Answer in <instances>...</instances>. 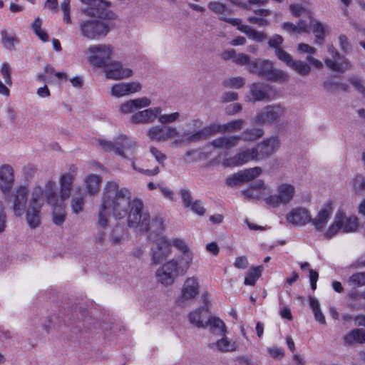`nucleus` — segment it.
<instances>
[{"label": "nucleus", "instance_id": "obj_1", "mask_svg": "<svg viewBox=\"0 0 365 365\" xmlns=\"http://www.w3.org/2000/svg\"><path fill=\"white\" fill-rule=\"evenodd\" d=\"M143 202L139 199L131 200V193L125 187L120 188L117 182H108L102 194L101 203L98 210V225L101 227L108 225L113 214L115 219L128 217V225L145 232L152 240L153 235H158L164 229L163 220L155 217L150 220L149 213L143 212Z\"/></svg>", "mask_w": 365, "mask_h": 365}, {"label": "nucleus", "instance_id": "obj_2", "mask_svg": "<svg viewBox=\"0 0 365 365\" xmlns=\"http://www.w3.org/2000/svg\"><path fill=\"white\" fill-rule=\"evenodd\" d=\"M98 142L101 148L105 151H113L123 158L130 160L132 168L139 173L150 176L157 175L160 171L158 167L153 170H143L136 166L133 159L136 153L138 145L135 141L128 139L125 135H120L115 142L101 139L98 140Z\"/></svg>", "mask_w": 365, "mask_h": 365}, {"label": "nucleus", "instance_id": "obj_3", "mask_svg": "<svg viewBox=\"0 0 365 365\" xmlns=\"http://www.w3.org/2000/svg\"><path fill=\"white\" fill-rule=\"evenodd\" d=\"M186 259L187 262L185 264L175 259H172L164 263L155 272L157 282L165 287L173 284L179 276L185 275L189 269L190 267L187 262L189 258L187 257Z\"/></svg>", "mask_w": 365, "mask_h": 365}, {"label": "nucleus", "instance_id": "obj_4", "mask_svg": "<svg viewBox=\"0 0 365 365\" xmlns=\"http://www.w3.org/2000/svg\"><path fill=\"white\" fill-rule=\"evenodd\" d=\"M5 202L11 205L14 215L22 217L28 208L29 188L26 185L17 186L12 194L4 195Z\"/></svg>", "mask_w": 365, "mask_h": 365}, {"label": "nucleus", "instance_id": "obj_5", "mask_svg": "<svg viewBox=\"0 0 365 365\" xmlns=\"http://www.w3.org/2000/svg\"><path fill=\"white\" fill-rule=\"evenodd\" d=\"M79 26L81 36L91 40L105 37L110 31L107 23L93 18L81 21Z\"/></svg>", "mask_w": 365, "mask_h": 365}, {"label": "nucleus", "instance_id": "obj_6", "mask_svg": "<svg viewBox=\"0 0 365 365\" xmlns=\"http://www.w3.org/2000/svg\"><path fill=\"white\" fill-rule=\"evenodd\" d=\"M287 111L286 107L279 103L267 106L256 114L253 123L258 125L277 123L285 116Z\"/></svg>", "mask_w": 365, "mask_h": 365}, {"label": "nucleus", "instance_id": "obj_7", "mask_svg": "<svg viewBox=\"0 0 365 365\" xmlns=\"http://www.w3.org/2000/svg\"><path fill=\"white\" fill-rule=\"evenodd\" d=\"M88 6L82 12L87 16L100 19L112 20L115 19V14L109 9L110 4L104 0H80Z\"/></svg>", "mask_w": 365, "mask_h": 365}, {"label": "nucleus", "instance_id": "obj_8", "mask_svg": "<svg viewBox=\"0 0 365 365\" xmlns=\"http://www.w3.org/2000/svg\"><path fill=\"white\" fill-rule=\"evenodd\" d=\"M40 190V202L43 205L46 201L51 207H56L61 205H63L66 200H61V192H58L56 183L53 180H47L45 182L44 187L42 188L39 185H36L31 193H34L36 190Z\"/></svg>", "mask_w": 365, "mask_h": 365}, {"label": "nucleus", "instance_id": "obj_9", "mask_svg": "<svg viewBox=\"0 0 365 365\" xmlns=\"http://www.w3.org/2000/svg\"><path fill=\"white\" fill-rule=\"evenodd\" d=\"M295 192L294 185L289 183H282L277 186L275 194L270 195L265 198V202L273 207L287 205L294 198Z\"/></svg>", "mask_w": 365, "mask_h": 365}, {"label": "nucleus", "instance_id": "obj_10", "mask_svg": "<svg viewBox=\"0 0 365 365\" xmlns=\"http://www.w3.org/2000/svg\"><path fill=\"white\" fill-rule=\"evenodd\" d=\"M113 48L108 44H97L88 48V61L95 67L104 68L110 60Z\"/></svg>", "mask_w": 365, "mask_h": 365}, {"label": "nucleus", "instance_id": "obj_11", "mask_svg": "<svg viewBox=\"0 0 365 365\" xmlns=\"http://www.w3.org/2000/svg\"><path fill=\"white\" fill-rule=\"evenodd\" d=\"M40 190L38 189L34 193H31L28 208L24 213L26 214V222L31 229L39 227L41 222V209L43 205L40 202Z\"/></svg>", "mask_w": 365, "mask_h": 365}, {"label": "nucleus", "instance_id": "obj_12", "mask_svg": "<svg viewBox=\"0 0 365 365\" xmlns=\"http://www.w3.org/2000/svg\"><path fill=\"white\" fill-rule=\"evenodd\" d=\"M327 47L331 58H327L324 62L329 69L340 73L351 69L352 64L346 56L341 55L333 45H328Z\"/></svg>", "mask_w": 365, "mask_h": 365}, {"label": "nucleus", "instance_id": "obj_13", "mask_svg": "<svg viewBox=\"0 0 365 365\" xmlns=\"http://www.w3.org/2000/svg\"><path fill=\"white\" fill-rule=\"evenodd\" d=\"M106 77L110 80H122L128 78L133 75V71L130 68L124 66L120 61H109L103 68Z\"/></svg>", "mask_w": 365, "mask_h": 365}, {"label": "nucleus", "instance_id": "obj_14", "mask_svg": "<svg viewBox=\"0 0 365 365\" xmlns=\"http://www.w3.org/2000/svg\"><path fill=\"white\" fill-rule=\"evenodd\" d=\"M252 160H259L255 147L240 150L233 157L225 159L222 165L225 167L241 166Z\"/></svg>", "mask_w": 365, "mask_h": 365}, {"label": "nucleus", "instance_id": "obj_15", "mask_svg": "<svg viewBox=\"0 0 365 365\" xmlns=\"http://www.w3.org/2000/svg\"><path fill=\"white\" fill-rule=\"evenodd\" d=\"M16 182L14 168L8 163L0 165V192L2 195H9Z\"/></svg>", "mask_w": 365, "mask_h": 365}, {"label": "nucleus", "instance_id": "obj_16", "mask_svg": "<svg viewBox=\"0 0 365 365\" xmlns=\"http://www.w3.org/2000/svg\"><path fill=\"white\" fill-rule=\"evenodd\" d=\"M170 252V244L165 237L157 239L153 242L150 251L153 263L159 264L169 256Z\"/></svg>", "mask_w": 365, "mask_h": 365}, {"label": "nucleus", "instance_id": "obj_17", "mask_svg": "<svg viewBox=\"0 0 365 365\" xmlns=\"http://www.w3.org/2000/svg\"><path fill=\"white\" fill-rule=\"evenodd\" d=\"M180 132L172 126H153L148 131V137L153 141L165 142L179 136Z\"/></svg>", "mask_w": 365, "mask_h": 365}, {"label": "nucleus", "instance_id": "obj_18", "mask_svg": "<svg viewBox=\"0 0 365 365\" xmlns=\"http://www.w3.org/2000/svg\"><path fill=\"white\" fill-rule=\"evenodd\" d=\"M242 192L244 197L248 200L264 199L265 201V198L270 195L271 189L269 186L265 185L264 181L259 180Z\"/></svg>", "mask_w": 365, "mask_h": 365}, {"label": "nucleus", "instance_id": "obj_19", "mask_svg": "<svg viewBox=\"0 0 365 365\" xmlns=\"http://www.w3.org/2000/svg\"><path fill=\"white\" fill-rule=\"evenodd\" d=\"M279 146L280 140L277 136L264 140L255 147L259 160L270 157L279 149Z\"/></svg>", "mask_w": 365, "mask_h": 365}, {"label": "nucleus", "instance_id": "obj_20", "mask_svg": "<svg viewBox=\"0 0 365 365\" xmlns=\"http://www.w3.org/2000/svg\"><path fill=\"white\" fill-rule=\"evenodd\" d=\"M142 85L138 81L115 83L110 88V94L115 98H121L140 91Z\"/></svg>", "mask_w": 365, "mask_h": 365}, {"label": "nucleus", "instance_id": "obj_21", "mask_svg": "<svg viewBox=\"0 0 365 365\" xmlns=\"http://www.w3.org/2000/svg\"><path fill=\"white\" fill-rule=\"evenodd\" d=\"M286 220L289 224L294 227H301L310 222L312 217L307 209L295 207L286 215Z\"/></svg>", "mask_w": 365, "mask_h": 365}, {"label": "nucleus", "instance_id": "obj_22", "mask_svg": "<svg viewBox=\"0 0 365 365\" xmlns=\"http://www.w3.org/2000/svg\"><path fill=\"white\" fill-rule=\"evenodd\" d=\"M76 170L77 167L72 165L70 168V172L61 173L59 178L61 200H66L70 197Z\"/></svg>", "mask_w": 365, "mask_h": 365}, {"label": "nucleus", "instance_id": "obj_23", "mask_svg": "<svg viewBox=\"0 0 365 365\" xmlns=\"http://www.w3.org/2000/svg\"><path fill=\"white\" fill-rule=\"evenodd\" d=\"M161 113L162 109L160 107L148 108L133 114L130 121L134 124H148L155 121Z\"/></svg>", "mask_w": 365, "mask_h": 365}, {"label": "nucleus", "instance_id": "obj_24", "mask_svg": "<svg viewBox=\"0 0 365 365\" xmlns=\"http://www.w3.org/2000/svg\"><path fill=\"white\" fill-rule=\"evenodd\" d=\"M199 294V280L196 277L186 279L181 289L180 302L190 301Z\"/></svg>", "mask_w": 365, "mask_h": 365}, {"label": "nucleus", "instance_id": "obj_25", "mask_svg": "<svg viewBox=\"0 0 365 365\" xmlns=\"http://www.w3.org/2000/svg\"><path fill=\"white\" fill-rule=\"evenodd\" d=\"M150 104L151 101L147 97L128 100L120 104L119 112L123 115L130 114L136 110L148 107Z\"/></svg>", "mask_w": 365, "mask_h": 365}, {"label": "nucleus", "instance_id": "obj_26", "mask_svg": "<svg viewBox=\"0 0 365 365\" xmlns=\"http://www.w3.org/2000/svg\"><path fill=\"white\" fill-rule=\"evenodd\" d=\"M273 63L269 60L255 59L249 63V71L260 78H267L270 75Z\"/></svg>", "mask_w": 365, "mask_h": 365}, {"label": "nucleus", "instance_id": "obj_27", "mask_svg": "<svg viewBox=\"0 0 365 365\" xmlns=\"http://www.w3.org/2000/svg\"><path fill=\"white\" fill-rule=\"evenodd\" d=\"M332 209L329 204L324 205L318 212L314 218H312L311 224L318 232L324 230L331 218Z\"/></svg>", "mask_w": 365, "mask_h": 365}, {"label": "nucleus", "instance_id": "obj_28", "mask_svg": "<svg viewBox=\"0 0 365 365\" xmlns=\"http://www.w3.org/2000/svg\"><path fill=\"white\" fill-rule=\"evenodd\" d=\"M336 217L343 232H352L356 230L359 223L356 216H346L344 213L339 212Z\"/></svg>", "mask_w": 365, "mask_h": 365}, {"label": "nucleus", "instance_id": "obj_29", "mask_svg": "<svg viewBox=\"0 0 365 365\" xmlns=\"http://www.w3.org/2000/svg\"><path fill=\"white\" fill-rule=\"evenodd\" d=\"M209 309L200 307L188 314L190 322L198 328H206L205 322L209 318Z\"/></svg>", "mask_w": 365, "mask_h": 365}, {"label": "nucleus", "instance_id": "obj_30", "mask_svg": "<svg viewBox=\"0 0 365 365\" xmlns=\"http://www.w3.org/2000/svg\"><path fill=\"white\" fill-rule=\"evenodd\" d=\"M269 86L261 83H253L250 86V93L254 101H269Z\"/></svg>", "mask_w": 365, "mask_h": 365}, {"label": "nucleus", "instance_id": "obj_31", "mask_svg": "<svg viewBox=\"0 0 365 365\" xmlns=\"http://www.w3.org/2000/svg\"><path fill=\"white\" fill-rule=\"evenodd\" d=\"M173 245L182 252V255L177 259L179 262L185 264L187 262V259H187V257L189 258L187 262L188 266L190 267L193 259V254L190 250V248L188 247L185 240L182 239H174L173 240Z\"/></svg>", "mask_w": 365, "mask_h": 365}, {"label": "nucleus", "instance_id": "obj_32", "mask_svg": "<svg viewBox=\"0 0 365 365\" xmlns=\"http://www.w3.org/2000/svg\"><path fill=\"white\" fill-rule=\"evenodd\" d=\"M240 138L237 135L219 137L211 142V145L215 148L231 149L238 145Z\"/></svg>", "mask_w": 365, "mask_h": 365}, {"label": "nucleus", "instance_id": "obj_33", "mask_svg": "<svg viewBox=\"0 0 365 365\" xmlns=\"http://www.w3.org/2000/svg\"><path fill=\"white\" fill-rule=\"evenodd\" d=\"M101 178L96 174H89L84 178V184L86 190L89 195L92 196L96 195L98 190Z\"/></svg>", "mask_w": 365, "mask_h": 365}, {"label": "nucleus", "instance_id": "obj_34", "mask_svg": "<svg viewBox=\"0 0 365 365\" xmlns=\"http://www.w3.org/2000/svg\"><path fill=\"white\" fill-rule=\"evenodd\" d=\"M75 192L76 195L72 196L71 200V208L73 213L78 215L83 210L85 199L81 187H76L75 189Z\"/></svg>", "mask_w": 365, "mask_h": 365}, {"label": "nucleus", "instance_id": "obj_35", "mask_svg": "<svg viewBox=\"0 0 365 365\" xmlns=\"http://www.w3.org/2000/svg\"><path fill=\"white\" fill-rule=\"evenodd\" d=\"M309 24L310 26H312L311 28L312 29L313 33L315 34L316 43L322 44L324 42V37L326 36L327 26L326 24H322L312 18L309 19Z\"/></svg>", "mask_w": 365, "mask_h": 365}, {"label": "nucleus", "instance_id": "obj_36", "mask_svg": "<svg viewBox=\"0 0 365 365\" xmlns=\"http://www.w3.org/2000/svg\"><path fill=\"white\" fill-rule=\"evenodd\" d=\"M210 348H216L221 352L233 351L236 349V344L234 341L228 339L227 337L223 336L215 343L209 345Z\"/></svg>", "mask_w": 365, "mask_h": 365}, {"label": "nucleus", "instance_id": "obj_37", "mask_svg": "<svg viewBox=\"0 0 365 365\" xmlns=\"http://www.w3.org/2000/svg\"><path fill=\"white\" fill-rule=\"evenodd\" d=\"M206 327H210V330L219 335L225 336L226 332V326L225 323L219 318L210 317L205 322Z\"/></svg>", "mask_w": 365, "mask_h": 365}, {"label": "nucleus", "instance_id": "obj_38", "mask_svg": "<svg viewBox=\"0 0 365 365\" xmlns=\"http://www.w3.org/2000/svg\"><path fill=\"white\" fill-rule=\"evenodd\" d=\"M264 135V130L259 128H251L245 129L241 135H237L240 138V140H242L245 142H252Z\"/></svg>", "mask_w": 365, "mask_h": 365}, {"label": "nucleus", "instance_id": "obj_39", "mask_svg": "<svg viewBox=\"0 0 365 365\" xmlns=\"http://www.w3.org/2000/svg\"><path fill=\"white\" fill-rule=\"evenodd\" d=\"M311 17H309V21L301 19L297 24H294L290 22H286L283 24V29L289 32H293V33H302L307 31L308 29L312 26H310L309 24V19Z\"/></svg>", "mask_w": 365, "mask_h": 365}, {"label": "nucleus", "instance_id": "obj_40", "mask_svg": "<svg viewBox=\"0 0 365 365\" xmlns=\"http://www.w3.org/2000/svg\"><path fill=\"white\" fill-rule=\"evenodd\" d=\"M344 342L351 345L354 342L365 343V329H355L344 336Z\"/></svg>", "mask_w": 365, "mask_h": 365}, {"label": "nucleus", "instance_id": "obj_41", "mask_svg": "<svg viewBox=\"0 0 365 365\" xmlns=\"http://www.w3.org/2000/svg\"><path fill=\"white\" fill-rule=\"evenodd\" d=\"M1 42L3 46L8 50L15 49V45L19 43L18 38L11 32L4 29L1 31Z\"/></svg>", "mask_w": 365, "mask_h": 365}, {"label": "nucleus", "instance_id": "obj_42", "mask_svg": "<svg viewBox=\"0 0 365 365\" xmlns=\"http://www.w3.org/2000/svg\"><path fill=\"white\" fill-rule=\"evenodd\" d=\"M263 269L264 267L262 265L250 268L245 279V284L254 286L257 280L260 277Z\"/></svg>", "mask_w": 365, "mask_h": 365}, {"label": "nucleus", "instance_id": "obj_43", "mask_svg": "<svg viewBox=\"0 0 365 365\" xmlns=\"http://www.w3.org/2000/svg\"><path fill=\"white\" fill-rule=\"evenodd\" d=\"M351 185L355 194L361 195L365 193V177L363 175H356L351 181Z\"/></svg>", "mask_w": 365, "mask_h": 365}, {"label": "nucleus", "instance_id": "obj_44", "mask_svg": "<svg viewBox=\"0 0 365 365\" xmlns=\"http://www.w3.org/2000/svg\"><path fill=\"white\" fill-rule=\"evenodd\" d=\"M245 125L244 119H235L223 124L224 133L240 131Z\"/></svg>", "mask_w": 365, "mask_h": 365}, {"label": "nucleus", "instance_id": "obj_45", "mask_svg": "<svg viewBox=\"0 0 365 365\" xmlns=\"http://www.w3.org/2000/svg\"><path fill=\"white\" fill-rule=\"evenodd\" d=\"M309 301L310 307L314 312L315 319L321 324H326L325 317L321 311L319 301L312 297H309Z\"/></svg>", "mask_w": 365, "mask_h": 365}, {"label": "nucleus", "instance_id": "obj_46", "mask_svg": "<svg viewBox=\"0 0 365 365\" xmlns=\"http://www.w3.org/2000/svg\"><path fill=\"white\" fill-rule=\"evenodd\" d=\"M289 67L303 76H307L311 71V67L307 63L299 60H293Z\"/></svg>", "mask_w": 365, "mask_h": 365}, {"label": "nucleus", "instance_id": "obj_47", "mask_svg": "<svg viewBox=\"0 0 365 365\" xmlns=\"http://www.w3.org/2000/svg\"><path fill=\"white\" fill-rule=\"evenodd\" d=\"M347 283L354 289L365 286V272H356L353 274L348 279Z\"/></svg>", "mask_w": 365, "mask_h": 365}, {"label": "nucleus", "instance_id": "obj_48", "mask_svg": "<svg viewBox=\"0 0 365 365\" xmlns=\"http://www.w3.org/2000/svg\"><path fill=\"white\" fill-rule=\"evenodd\" d=\"M240 173L242 181L247 182L260 175L262 169L259 167H255L242 170Z\"/></svg>", "mask_w": 365, "mask_h": 365}, {"label": "nucleus", "instance_id": "obj_49", "mask_svg": "<svg viewBox=\"0 0 365 365\" xmlns=\"http://www.w3.org/2000/svg\"><path fill=\"white\" fill-rule=\"evenodd\" d=\"M63 205H61L56 207H51L53 210V222L56 225H61L66 219V213Z\"/></svg>", "mask_w": 365, "mask_h": 365}, {"label": "nucleus", "instance_id": "obj_50", "mask_svg": "<svg viewBox=\"0 0 365 365\" xmlns=\"http://www.w3.org/2000/svg\"><path fill=\"white\" fill-rule=\"evenodd\" d=\"M267 79L274 81L287 82L289 80V76L285 71L274 68L272 66L271 73Z\"/></svg>", "mask_w": 365, "mask_h": 365}, {"label": "nucleus", "instance_id": "obj_51", "mask_svg": "<svg viewBox=\"0 0 365 365\" xmlns=\"http://www.w3.org/2000/svg\"><path fill=\"white\" fill-rule=\"evenodd\" d=\"M245 83V80L241 76L232 77L225 79L222 82V85L229 88H240Z\"/></svg>", "mask_w": 365, "mask_h": 365}, {"label": "nucleus", "instance_id": "obj_52", "mask_svg": "<svg viewBox=\"0 0 365 365\" xmlns=\"http://www.w3.org/2000/svg\"><path fill=\"white\" fill-rule=\"evenodd\" d=\"M208 8L215 14L220 15L230 14L231 11L224 4L218 1H211L208 4Z\"/></svg>", "mask_w": 365, "mask_h": 365}, {"label": "nucleus", "instance_id": "obj_53", "mask_svg": "<svg viewBox=\"0 0 365 365\" xmlns=\"http://www.w3.org/2000/svg\"><path fill=\"white\" fill-rule=\"evenodd\" d=\"M245 29L244 34H245L250 39H252L257 42H262L267 38V35L260 31H257L252 28L250 27H244Z\"/></svg>", "mask_w": 365, "mask_h": 365}, {"label": "nucleus", "instance_id": "obj_54", "mask_svg": "<svg viewBox=\"0 0 365 365\" xmlns=\"http://www.w3.org/2000/svg\"><path fill=\"white\" fill-rule=\"evenodd\" d=\"M207 138L218 133H224L223 124L212 123L204 128Z\"/></svg>", "mask_w": 365, "mask_h": 365}, {"label": "nucleus", "instance_id": "obj_55", "mask_svg": "<svg viewBox=\"0 0 365 365\" xmlns=\"http://www.w3.org/2000/svg\"><path fill=\"white\" fill-rule=\"evenodd\" d=\"M180 116V115L178 112H174L170 114L160 113L158 116V118L160 123H161L163 125H166L177 121L179 119Z\"/></svg>", "mask_w": 365, "mask_h": 365}, {"label": "nucleus", "instance_id": "obj_56", "mask_svg": "<svg viewBox=\"0 0 365 365\" xmlns=\"http://www.w3.org/2000/svg\"><path fill=\"white\" fill-rule=\"evenodd\" d=\"M339 46L341 50L344 53H349L352 49V44L349 38L344 34H341L338 37Z\"/></svg>", "mask_w": 365, "mask_h": 365}, {"label": "nucleus", "instance_id": "obj_57", "mask_svg": "<svg viewBox=\"0 0 365 365\" xmlns=\"http://www.w3.org/2000/svg\"><path fill=\"white\" fill-rule=\"evenodd\" d=\"M178 195L182 200L184 207L185 208L190 207L192 203L190 190L187 188H182L179 190Z\"/></svg>", "mask_w": 365, "mask_h": 365}, {"label": "nucleus", "instance_id": "obj_58", "mask_svg": "<svg viewBox=\"0 0 365 365\" xmlns=\"http://www.w3.org/2000/svg\"><path fill=\"white\" fill-rule=\"evenodd\" d=\"M275 54L279 60L284 62L288 66H290L292 61V56L282 48H277Z\"/></svg>", "mask_w": 365, "mask_h": 365}, {"label": "nucleus", "instance_id": "obj_59", "mask_svg": "<svg viewBox=\"0 0 365 365\" xmlns=\"http://www.w3.org/2000/svg\"><path fill=\"white\" fill-rule=\"evenodd\" d=\"M70 2L71 0H63L61 4V8L63 12V21L68 24L72 23L70 16Z\"/></svg>", "mask_w": 365, "mask_h": 365}, {"label": "nucleus", "instance_id": "obj_60", "mask_svg": "<svg viewBox=\"0 0 365 365\" xmlns=\"http://www.w3.org/2000/svg\"><path fill=\"white\" fill-rule=\"evenodd\" d=\"M207 138V135L204 130V128H202V130H198V131L195 132V133L188 135L186 138L185 140L187 143H194V142H197V141H200L202 140H205Z\"/></svg>", "mask_w": 365, "mask_h": 365}, {"label": "nucleus", "instance_id": "obj_61", "mask_svg": "<svg viewBox=\"0 0 365 365\" xmlns=\"http://www.w3.org/2000/svg\"><path fill=\"white\" fill-rule=\"evenodd\" d=\"M220 19L233 26H237V29L242 33H244V31L245 30L244 29V27L248 26L247 25L243 24L242 22V20L240 19L227 18V17H224V16H222Z\"/></svg>", "mask_w": 365, "mask_h": 365}, {"label": "nucleus", "instance_id": "obj_62", "mask_svg": "<svg viewBox=\"0 0 365 365\" xmlns=\"http://www.w3.org/2000/svg\"><path fill=\"white\" fill-rule=\"evenodd\" d=\"M349 81L350 83L365 97V86L363 84V81L358 77H351Z\"/></svg>", "mask_w": 365, "mask_h": 365}, {"label": "nucleus", "instance_id": "obj_63", "mask_svg": "<svg viewBox=\"0 0 365 365\" xmlns=\"http://www.w3.org/2000/svg\"><path fill=\"white\" fill-rule=\"evenodd\" d=\"M341 230L336 217H335L334 222L331 225L329 229L325 232L324 235L327 238L329 239L337 234Z\"/></svg>", "mask_w": 365, "mask_h": 365}, {"label": "nucleus", "instance_id": "obj_64", "mask_svg": "<svg viewBox=\"0 0 365 365\" xmlns=\"http://www.w3.org/2000/svg\"><path fill=\"white\" fill-rule=\"evenodd\" d=\"M123 239V230L119 227H115L110 235V242L114 244H120Z\"/></svg>", "mask_w": 365, "mask_h": 365}]
</instances>
